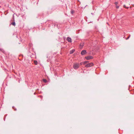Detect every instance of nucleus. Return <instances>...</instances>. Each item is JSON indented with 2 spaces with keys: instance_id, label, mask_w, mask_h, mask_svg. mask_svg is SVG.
I'll return each instance as SVG.
<instances>
[{
  "instance_id": "17",
  "label": "nucleus",
  "mask_w": 134,
  "mask_h": 134,
  "mask_svg": "<svg viewBox=\"0 0 134 134\" xmlns=\"http://www.w3.org/2000/svg\"><path fill=\"white\" fill-rule=\"evenodd\" d=\"M116 8L117 9H118L119 8V6L116 5Z\"/></svg>"
},
{
  "instance_id": "1",
  "label": "nucleus",
  "mask_w": 134,
  "mask_h": 134,
  "mask_svg": "<svg viewBox=\"0 0 134 134\" xmlns=\"http://www.w3.org/2000/svg\"><path fill=\"white\" fill-rule=\"evenodd\" d=\"M79 64L78 63H74L73 65V68L74 69H76L79 68Z\"/></svg>"
},
{
  "instance_id": "9",
  "label": "nucleus",
  "mask_w": 134,
  "mask_h": 134,
  "mask_svg": "<svg viewBox=\"0 0 134 134\" xmlns=\"http://www.w3.org/2000/svg\"><path fill=\"white\" fill-rule=\"evenodd\" d=\"M88 63H89L88 61H85V62H83V64L85 65L87 63L88 64Z\"/></svg>"
},
{
  "instance_id": "5",
  "label": "nucleus",
  "mask_w": 134,
  "mask_h": 134,
  "mask_svg": "<svg viewBox=\"0 0 134 134\" xmlns=\"http://www.w3.org/2000/svg\"><path fill=\"white\" fill-rule=\"evenodd\" d=\"M66 40L68 42H72L71 38L69 37H68L67 38Z\"/></svg>"
},
{
  "instance_id": "16",
  "label": "nucleus",
  "mask_w": 134,
  "mask_h": 134,
  "mask_svg": "<svg viewBox=\"0 0 134 134\" xmlns=\"http://www.w3.org/2000/svg\"><path fill=\"white\" fill-rule=\"evenodd\" d=\"M130 35H129V36L128 37L126 38V40H127L130 37Z\"/></svg>"
},
{
  "instance_id": "20",
  "label": "nucleus",
  "mask_w": 134,
  "mask_h": 134,
  "mask_svg": "<svg viewBox=\"0 0 134 134\" xmlns=\"http://www.w3.org/2000/svg\"><path fill=\"white\" fill-rule=\"evenodd\" d=\"M6 116H5L4 118V121H5V118Z\"/></svg>"
},
{
  "instance_id": "3",
  "label": "nucleus",
  "mask_w": 134,
  "mask_h": 134,
  "mask_svg": "<svg viewBox=\"0 0 134 134\" xmlns=\"http://www.w3.org/2000/svg\"><path fill=\"white\" fill-rule=\"evenodd\" d=\"M93 57L91 56H88L85 57V58L87 60H89L90 59H92Z\"/></svg>"
},
{
  "instance_id": "6",
  "label": "nucleus",
  "mask_w": 134,
  "mask_h": 134,
  "mask_svg": "<svg viewBox=\"0 0 134 134\" xmlns=\"http://www.w3.org/2000/svg\"><path fill=\"white\" fill-rule=\"evenodd\" d=\"M13 20H14V22L12 23H11V24H12V25L14 26H15L16 24H15V22L14 18V17L13 18Z\"/></svg>"
},
{
  "instance_id": "18",
  "label": "nucleus",
  "mask_w": 134,
  "mask_h": 134,
  "mask_svg": "<svg viewBox=\"0 0 134 134\" xmlns=\"http://www.w3.org/2000/svg\"><path fill=\"white\" fill-rule=\"evenodd\" d=\"M80 46H81L82 47L83 46V44L82 45L81 44V43L80 44Z\"/></svg>"
},
{
  "instance_id": "14",
  "label": "nucleus",
  "mask_w": 134,
  "mask_h": 134,
  "mask_svg": "<svg viewBox=\"0 0 134 134\" xmlns=\"http://www.w3.org/2000/svg\"><path fill=\"white\" fill-rule=\"evenodd\" d=\"M124 8H126L127 9H128L129 7H126V6L125 5H124Z\"/></svg>"
},
{
  "instance_id": "15",
  "label": "nucleus",
  "mask_w": 134,
  "mask_h": 134,
  "mask_svg": "<svg viewBox=\"0 0 134 134\" xmlns=\"http://www.w3.org/2000/svg\"><path fill=\"white\" fill-rule=\"evenodd\" d=\"M114 4L116 5H117L118 4V2H115Z\"/></svg>"
},
{
  "instance_id": "22",
  "label": "nucleus",
  "mask_w": 134,
  "mask_h": 134,
  "mask_svg": "<svg viewBox=\"0 0 134 134\" xmlns=\"http://www.w3.org/2000/svg\"><path fill=\"white\" fill-rule=\"evenodd\" d=\"M36 94V92H35L34 93V94Z\"/></svg>"
},
{
  "instance_id": "21",
  "label": "nucleus",
  "mask_w": 134,
  "mask_h": 134,
  "mask_svg": "<svg viewBox=\"0 0 134 134\" xmlns=\"http://www.w3.org/2000/svg\"><path fill=\"white\" fill-rule=\"evenodd\" d=\"M39 97L41 98H42V97L41 96H39Z\"/></svg>"
},
{
  "instance_id": "10",
  "label": "nucleus",
  "mask_w": 134,
  "mask_h": 134,
  "mask_svg": "<svg viewBox=\"0 0 134 134\" xmlns=\"http://www.w3.org/2000/svg\"><path fill=\"white\" fill-rule=\"evenodd\" d=\"M43 81L44 83H47V80L45 79H43Z\"/></svg>"
},
{
  "instance_id": "7",
  "label": "nucleus",
  "mask_w": 134,
  "mask_h": 134,
  "mask_svg": "<svg viewBox=\"0 0 134 134\" xmlns=\"http://www.w3.org/2000/svg\"><path fill=\"white\" fill-rule=\"evenodd\" d=\"M75 51V49H73L72 50L70 51V54H72L74 53Z\"/></svg>"
},
{
  "instance_id": "13",
  "label": "nucleus",
  "mask_w": 134,
  "mask_h": 134,
  "mask_svg": "<svg viewBox=\"0 0 134 134\" xmlns=\"http://www.w3.org/2000/svg\"><path fill=\"white\" fill-rule=\"evenodd\" d=\"M29 46L30 47H32V44L31 43H29Z\"/></svg>"
},
{
  "instance_id": "12",
  "label": "nucleus",
  "mask_w": 134,
  "mask_h": 134,
  "mask_svg": "<svg viewBox=\"0 0 134 134\" xmlns=\"http://www.w3.org/2000/svg\"><path fill=\"white\" fill-rule=\"evenodd\" d=\"M12 108L15 111H16L17 110L15 108V107L14 106H13Z\"/></svg>"
},
{
  "instance_id": "2",
  "label": "nucleus",
  "mask_w": 134,
  "mask_h": 134,
  "mask_svg": "<svg viewBox=\"0 0 134 134\" xmlns=\"http://www.w3.org/2000/svg\"><path fill=\"white\" fill-rule=\"evenodd\" d=\"M93 64L92 63H88V64H86L85 65V66L86 68H88L92 66L93 65Z\"/></svg>"
},
{
  "instance_id": "8",
  "label": "nucleus",
  "mask_w": 134,
  "mask_h": 134,
  "mask_svg": "<svg viewBox=\"0 0 134 134\" xmlns=\"http://www.w3.org/2000/svg\"><path fill=\"white\" fill-rule=\"evenodd\" d=\"M34 63L35 65H37L38 64V62L36 60H34Z\"/></svg>"
},
{
  "instance_id": "19",
  "label": "nucleus",
  "mask_w": 134,
  "mask_h": 134,
  "mask_svg": "<svg viewBox=\"0 0 134 134\" xmlns=\"http://www.w3.org/2000/svg\"><path fill=\"white\" fill-rule=\"evenodd\" d=\"M80 64L81 65H82L83 64V62L80 63Z\"/></svg>"
},
{
  "instance_id": "11",
  "label": "nucleus",
  "mask_w": 134,
  "mask_h": 134,
  "mask_svg": "<svg viewBox=\"0 0 134 134\" xmlns=\"http://www.w3.org/2000/svg\"><path fill=\"white\" fill-rule=\"evenodd\" d=\"M74 11L73 9H71L70 11L71 13L72 14L74 13Z\"/></svg>"
},
{
  "instance_id": "4",
  "label": "nucleus",
  "mask_w": 134,
  "mask_h": 134,
  "mask_svg": "<svg viewBox=\"0 0 134 134\" xmlns=\"http://www.w3.org/2000/svg\"><path fill=\"white\" fill-rule=\"evenodd\" d=\"M87 53V52L85 50H83L81 51V54L82 55H83L86 54Z\"/></svg>"
},
{
  "instance_id": "23",
  "label": "nucleus",
  "mask_w": 134,
  "mask_h": 134,
  "mask_svg": "<svg viewBox=\"0 0 134 134\" xmlns=\"http://www.w3.org/2000/svg\"><path fill=\"white\" fill-rule=\"evenodd\" d=\"M0 7H1V6H0Z\"/></svg>"
}]
</instances>
